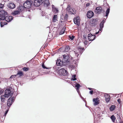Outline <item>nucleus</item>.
<instances>
[{"mask_svg":"<svg viewBox=\"0 0 123 123\" xmlns=\"http://www.w3.org/2000/svg\"><path fill=\"white\" fill-rule=\"evenodd\" d=\"M102 28L100 27V29H99V31H102Z\"/></svg>","mask_w":123,"mask_h":123,"instance_id":"47","label":"nucleus"},{"mask_svg":"<svg viewBox=\"0 0 123 123\" xmlns=\"http://www.w3.org/2000/svg\"><path fill=\"white\" fill-rule=\"evenodd\" d=\"M57 16L56 15H55L53 17V21L54 22H55L57 20Z\"/></svg>","mask_w":123,"mask_h":123,"instance_id":"20","label":"nucleus"},{"mask_svg":"<svg viewBox=\"0 0 123 123\" xmlns=\"http://www.w3.org/2000/svg\"><path fill=\"white\" fill-rule=\"evenodd\" d=\"M4 4L1 3L0 4V8H2L4 6Z\"/></svg>","mask_w":123,"mask_h":123,"instance_id":"39","label":"nucleus"},{"mask_svg":"<svg viewBox=\"0 0 123 123\" xmlns=\"http://www.w3.org/2000/svg\"><path fill=\"white\" fill-rule=\"evenodd\" d=\"M104 96L106 102L107 103L108 102L110 99V95L107 94H105Z\"/></svg>","mask_w":123,"mask_h":123,"instance_id":"15","label":"nucleus"},{"mask_svg":"<svg viewBox=\"0 0 123 123\" xmlns=\"http://www.w3.org/2000/svg\"><path fill=\"white\" fill-rule=\"evenodd\" d=\"M90 93L91 94H92L93 93V91H90Z\"/></svg>","mask_w":123,"mask_h":123,"instance_id":"44","label":"nucleus"},{"mask_svg":"<svg viewBox=\"0 0 123 123\" xmlns=\"http://www.w3.org/2000/svg\"><path fill=\"white\" fill-rule=\"evenodd\" d=\"M61 62L60 59H58L57 60L56 62V64L57 66L60 65L61 64Z\"/></svg>","mask_w":123,"mask_h":123,"instance_id":"23","label":"nucleus"},{"mask_svg":"<svg viewBox=\"0 0 123 123\" xmlns=\"http://www.w3.org/2000/svg\"><path fill=\"white\" fill-rule=\"evenodd\" d=\"M74 37V36H69V37L71 40H73Z\"/></svg>","mask_w":123,"mask_h":123,"instance_id":"31","label":"nucleus"},{"mask_svg":"<svg viewBox=\"0 0 123 123\" xmlns=\"http://www.w3.org/2000/svg\"><path fill=\"white\" fill-rule=\"evenodd\" d=\"M52 7L53 11L55 13H56L58 12V9L56 8L54 5H52Z\"/></svg>","mask_w":123,"mask_h":123,"instance_id":"17","label":"nucleus"},{"mask_svg":"<svg viewBox=\"0 0 123 123\" xmlns=\"http://www.w3.org/2000/svg\"><path fill=\"white\" fill-rule=\"evenodd\" d=\"M42 67L43 68H44V69H45V68L47 69V68H48L46 67H45V66H44V65L43 64L42 65Z\"/></svg>","mask_w":123,"mask_h":123,"instance_id":"40","label":"nucleus"},{"mask_svg":"<svg viewBox=\"0 0 123 123\" xmlns=\"http://www.w3.org/2000/svg\"><path fill=\"white\" fill-rule=\"evenodd\" d=\"M3 90L2 89L0 88V95L2 94L3 93Z\"/></svg>","mask_w":123,"mask_h":123,"instance_id":"33","label":"nucleus"},{"mask_svg":"<svg viewBox=\"0 0 123 123\" xmlns=\"http://www.w3.org/2000/svg\"><path fill=\"white\" fill-rule=\"evenodd\" d=\"M70 49L69 47L68 46H67L65 48V51L66 52H68L69 51Z\"/></svg>","mask_w":123,"mask_h":123,"instance_id":"25","label":"nucleus"},{"mask_svg":"<svg viewBox=\"0 0 123 123\" xmlns=\"http://www.w3.org/2000/svg\"><path fill=\"white\" fill-rule=\"evenodd\" d=\"M74 21L75 24H77L78 25H79L80 24L79 17H77L76 18H74Z\"/></svg>","mask_w":123,"mask_h":123,"instance_id":"12","label":"nucleus"},{"mask_svg":"<svg viewBox=\"0 0 123 123\" xmlns=\"http://www.w3.org/2000/svg\"><path fill=\"white\" fill-rule=\"evenodd\" d=\"M70 67L72 69H74V68L75 67L72 65H70Z\"/></svg>","mask_w":123,"mask_h":123,"instance_id":"37","label":"nucleus"},{"mask_svg":"<svg viewBox=\"0 0 123 123\" xmlns=\"http://www.w3.org/2000/svg\"><path fill=\"white\" fill-rule=\"evenodd\" d=\"M43 0H35L34 1V5L35 6H39L43 2Z\"/></svg>","mask_w":123,"mask_h":123,"instance_id":"9","label":"nucleus"},{"mask_svg":"<svg viewBox=\"0 0 123 123\" xmlns=\"http://www.w3.org/2000/svg\"><path fill=\"white\" fill-rule=\"evenodd\" d=\"M111 118L113 122H114L116 119V118L115 117L114 115H112L111 117Z\"/></svg>","mask_w":123,"mask_h":123,"instance_id":"30","label":"nucleus"},{"mask_svg":"<svg viewBox=\"0 0 123 123\" xmlns=\"http://www.w3.org/2000/svg\"><path fill=\"white\" fill-rule=\"evenodd\" d=\"M93 12L91 11H89L87 13V16L89 18H91L93 16Z\"/></svg>","mask_w":123,"mask_h":123,"instance_id":"13","label":"nucleus"},{"mask_svg":"<svg viewBox=\"0 0 123 123\" xmlns=\"http://www.w3.org/2000/svg\"><path fill=\"white\" fill-rule=\"evenodd\" d=\"M84 48H81L80 47H78L76 49V51H74L75 54H77V56L78 57L79 55L81 54L82 53V51Z\"/></svg>","mask_w":123,"mask_h":123,"instance_id":"7","label":"nucleus"},{"mask_svg":"<svg viewBox=\"0 0 123 123\" xmlns=\"http://www.w3.org/2000/svg\"><path fill=\"white\" fill-rule=\"evenodd\" d=\"M19 11L16 10L13 13V15H16L18 14H19Z\"/></svg>","mask_w":123,"mask_h":123,"instance_id":"29","label":"nucleus"},{"mask_svg":"<svg viewBox=\"0 0 123 123\" xmlns=\"http://www.w3.org/2000/svg\"><path fill=\"white\" fill-rule=\"evenodd\" d=\"M76 76L75 75H74L72 77V79L73 80H76V78H75Z\"/></svg>","mask_w":123,"mask_h":123,"instance_id":"32","label":"nucleus"},{"mask_svg":"<svg viewBox=\"0 0 123 123\" xmlns=\"http://www.w3.org/2000/svg\"><path fill=\"white\" fill-rule=\"evenodd\" d=\"M63 59L62 60V62L63 63H64V65H67L69 64L70 62L68 59V55H63Z\"/></svg>","mask_w":123,"mask_h":123,"instance_id":"1","label":"nucleus"},{"mask_svg":"<svg viewBox=\"0 0 123 123\" xmlns=\"http://www.w3.org/2000/svg\"><path fill=\"white\" fill-rule=\"evenodd\" d=\"M65 31V29L64 28H63L61 31L59 33L60 35H61L63 34Z\"/></svg>","mask_w":123,"mask_h":123,"instance_id":"28","label":"nucleus"},{"mask_svg":"<svg viewBox=\"0 0 123 123\" xmlns=\"http://www.w3.org/2000/svg\"><path fill=\"white\" fill-rule=\"evenodd\" d=\"M16 76V75H12L10 78L11 79H13V78H15V77Z\"/></svg>","mask_w":123,"mask_h":123,"instance_id":"35","label":"nucleus"},{"mask_svg":"<svg viewBox=\"0 0 123 123\" xmlns=\"http://www.w3.org/2000/svg\"><path fill=\"white\" fill-rule=\"evenodd\" d=\"M44 0L45 3L46 5L47 6H49L50 4L49 0Z\"/></svg>","mask_w":123,"mask_h":123,"instance_id":"22","label":"nucleus"},{"mask_svg":"<svg viewBox=\"0 0 123 123\" xmlns=\"http://www.w3.org/2000/svg\"><path fill=\"white\" fill-rule=\"evenodd\" d=\"M67 18H68V15L67 14H65L64 18L66 20H67Z\"/></svg>","mask_w":123,"mask_h":123,"instance_id":"36","label":"nucleus"},{"mask_svg":"<svg viewBox=\"0 0 123 123\" xmlns=\"http://www.w3.org/2000/svg\"><path fill=\"white\" fill-rule=\"evenodd\" d=\"M23 75V72L21 71H19L18 73L17 74L16 76L19 75L18 77H20L22 75Z\"/></svg>","mask_w":123,"mask_h":123,"instance_id":"24","label":"nucleus"},{"mask_svg":"<svg viewBox=\"0 0 123 123\" xmlns=\"http://www.w3.org/2000/svg\"><path fill=\"white\" fill-rule=\"evenodd\" d=\"M14 97H10L9 98L7 103V105L8 106H10L12 105V103L14 101Z\"/></svg>","mask_w":123,"mask_h":123,"instance_id":"8","label":"nucleus"},{"mask_svg":"<svg viewBox=\"0 0 123 123\" xmlns=\"http://www.w3.org/2000/svg\"><path fill=\"white\" fill-rule=\"evenodd\" d=\"M31 5V1L27 0L23 4L24 8H29Z\"/></svg>","mask_w":123,"mask_h":123,"instance_id":"6","label":"nucleus"},{"mask_svg":"<svg viewBox=\"0 0 123 123\" xmlns=\"http://www.w3.org/2000/svg\"><path fill=\"white\" fill-rule=\"evenodd\" d=\"M3 22H0L1 26V27H2L3 26V25H2V24H3Z\"/></svg>","mask_w":123,"mask_h":123,"instance_id":"41","label":"nucleus"},{"mask_svg":"<svg viewBox=\"0 0 123 123\" xmlns=\"http://www.w3.org/2000/svg\"><path fill=\"white\" fill-rule=\"evenodd\" d=\"M6 98L5 95H2L0 97L1 101L2 102H4L5 98Z\"/></svg>","mask_w":123,"mask_h":123,"instance_id":"19","label":"nucleus"},{"mask_svg":"<svg viewBox=\"0 0 123 123\" xmlns=\"http://www.w3.org/2000/svg\"><path fill=\"white\" fill-rule=\"evenodd\" d=\"M12 92L9 89H6L5 91L4 95H5L6 97L8 98L12 95Z\"/></svg>","mask_w":123,"mask_h":123,"instance_id":"5","label":"nucleus"},{"mask_svg":"<svg viewBox=\"0 0 123 123\" xmlns=\"http://www.w3.org/2000/svg\"><path fill=\"white\" fill-rule=\"evenodd\" d=\"M58 73L61 75L65 76L67 75L68 72L67 71L63 68H62L59 70Z\"/></svg>","mask_w":123,"mask_h":123,"instance_id":"4","label":"nucleus"},{"mask_svg":"<svg viewBox=\"0 0 123 123\" xmlns=\"http://www.w3.org/2000/svg\"><path fill=\"white\" fill-rule=\"evenodd\" d=\"M7 14V12L6 11L3 10H1L0 12V19L3 20L5 19V16Z\"/></svg>","mask_w":123,"mask_h":123,"instance_id":"3","label":"nucleus"},{"mask_svg":"<svg viewBox=\"0 0 123 123\" xmlns=\"http://www.w3.org/2000/svg\"><path fill=\"white\" fill-rule=\"evenodd\" d=\"M95 35H92L91 34H90L88 35V38L90 41H92L95 38Z\"/></svg>","mask_w":123,"mask_h":123,"instance_id":"11","label":"nucleus"},{"mask_svg":"<svg viewBox=\"0 0 123 123\" xmlns=\"http://www.w3.org/2000/svg\"><path fill=\"white\" fill-rule=\"evenodd\" d=\"M8 110H7L6 112H5V116H6V115L7 114L8 112Z\"/></svg>","mask_w":123,"mask_h":123,"instance_id":"45","label":"nucleus"},{"mask_svg":"<svg viewBox=\"0 0 123 123\" xmlns=\"http://www.w3.org/2000/svg\"><path fill=\"white\" fill-rule=\"evenodd\" d=\"M13 19V17L11 16H6L5 20L8 22L11 21Z\"/></svg>","mask_w":123,"mask_h":123,"instance_id":"14","label":"nucleus"},{"mask_svg":"<svg viewBox=\"0 0 123 123\" xmlns=\"http://www.w3.org/2000/svg\"><path fill=\"white\" fill-rule=\"evenodd\" d=\"M110 9L109 8H108L106 12V16L107 17L109 14L110 12Z\"/></svg>","mask_w":123,"mask_h":123,"instance_id":"26","label":"nucleus"},{"mask_svg":"<svg viewBox=\"0 0 123 123\" xmlns=\"http://www.w3.org/2000/svg\"><path fill=\"white\" fill-rule=\"evenodd\" d=\"M89 5H90V3H88L86 4V6H89Z\"/></svg>","mask_w":123,"mask_h":123,"instance_id":"46","label":"nucleus"},{"mask_svg":"<svg viewBox=\"0 0 123 123\" xmlns=\"http://www.w3.org/2000/svg\"><path fill=\"white\" fill-rule=\"evenodd\" d=\"M120 123H123V122L122 121H120Z\"/></svg>","mask_w":123,"mask_h":123,"instance_id":"48","label":"nucleus"},{"mask_svg":"<svg viewBox=\"0 0 123 123\" xmlns=\"http://www.w3.org/2000/svg\"><path fill=\"white\" fill-rule=\"evenodd\" d=\"M93 101L94 102V105H97L99 104V98H94L93 99Z\"/></svg>","mask_w":123,"mask_h":123,"instance_id":"16","label":"nucleus"},{"mask_svg":"<svg viewBox=\"0 0 123 123\" xmlns=\"http://www.w3.org/2000/svg\"><path fill=\"white\" fill-rule=\"evenodd\" d=\"M117 101L119 104L120 103V99H119L117 100Z\"/></svg>","mask_w":123,"mask_h":123,"instance_id":"43","label":"nucleus"},{"mask_svg":"<svg viewBox=\"0 0 123 123\" xmlns=\"http://www.w3.org/2000/svg\"><path fill=\"white\" fill-rule=\"evenodd\" d=\"M115 108V106L114 105H112L110 107V109L111 111H113L114 110Z\"/></svg>","mask_w":123,"mask_h":123,"instance_id":"27","label":"nucleus"},{"mask_svg":"<svg viewBox=\"0 0 123 123\" xmlns=\"http://www.w3.org/2000/svg\"><path fill=\"white\" fill-rule=\"evenodd\" d=\"M88 89L90 90H91L92 89V88H88Z\"/></svg>","mask_w":123,"mask_h":123,"instance_id":"50","label":"nucleus"},{"mask_svg":"<svg viewBox=\"0 0 123 123\" xmlns=\"http://www.w3.org/2000/svg\"><path fill=\"white\" fill-rule=\"evenodd\" d=\"M105 21L104 20H103L102 22L101 23V24H102V23L103 24H104V23H105Z\"/></svg>","mask_w":123,"mask_h":123,"instance_id":"42","label":"nucleus"},{"mask_svg":"<svg viewBox=\"0 0 123 123\" xmlns=\"http://www.w3.org/2000/svg\"><path fill=\"white\" fill-rule=\"evenodd\" d=\"M99 32V31H98V32H96V33H95V34H98Z\"/></svg>","mask_w":123,"mask_h":123,"instance_id":"49","label":"nucleus"},{"mask_svg":"<svg viewBox=\"0 0 123 123\" xmlns=\"http://www.w3.org/2000/svg\"><path fill=\"white\" fill-rule=\"evenodd\" d=\"M80 86V85L79 84H77L75 86V87H77L76 89V90L78 92H79V89Z\"/></svg>","mask_w":123,"mask_h":123,"instance_id":"21","label":"nucleus"},{"mask_svg":"<svg viewBox=\"0 0 123 123\" xmlns=\"http://www.w3.org/2000/svg\"><path fill=\"white\" fill-rule=\"evenodd\" d=\"M67 12L70 14H74L75 13L76 11L74 8H71L70 6L68 5L67 8Z\"/></svg>","mask_w":123,"mask_h":123,"instance_id":"2","label":"nucleus"},{"mask_svg":"<svg viewBox=\"0 0 123 123\" xmlns=\"http://www.w3.org/2000/svg\"><path fill=\"white\" fill-rule=\"evenodd\" d=\"M8 7L11 9H13L15 8V5L13 3H10L8 5Z\"/></svg>","mask_w":123,"mask_h":123,"instance_id":"18","label":"nucleus"},{"mask_svg":"<svg viewBox=\"0 0 123 123\" xmlns=\"http://www.w3.org/2000/svg\"><path fill=\"white\" fill-rule=\"evenodd\" d=\"M28 68H27L26 67H24L23 68V70L25 71H26L28 70Z\"/></svg>","mask_w":123,"mask_h":123,"instance_id":"34","label":"nucleus"},{"mask_svg":"<svg viewBox=\"0 0 123 123\" xmlns=\"http://www.w3.org/2000/svg\"><path fill=\"white\" fill-rule=\"evenodd\" d=\"M100 27L103 28L104 27V24H103L102 23V24H101V23H100Z\"/></svg>","mask_w":123,"mask_h":123,"instance_id":"38","label":"nucleus"},{"mask_svg":"<svg viewBox=\"0 0 123 123\" xmlns=\"http://www.w3.org/2000/svg\"><path fill=\"white\" fill-rule=\"evenodd\" d=\"M103 10L102 8L100 7H96L95 10V12L96 13H100Z\"/></svg>","mask_w":123,"mask_h":123,"instance_id":"10","label":"nucleus"}]
</instances>
